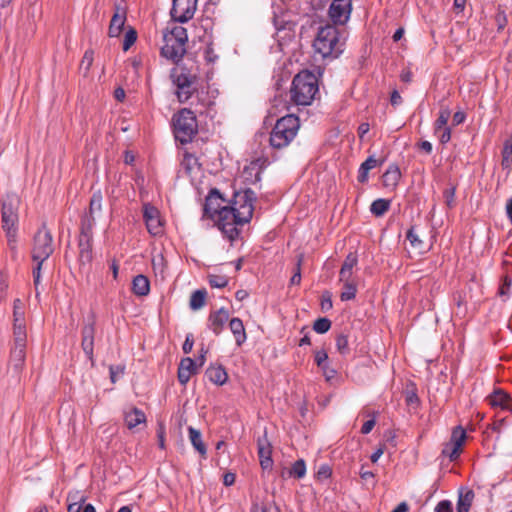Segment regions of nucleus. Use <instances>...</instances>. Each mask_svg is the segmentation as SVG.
Returning <instances> with one entry per match:
<instances>
[{"label":"nucleus","mask_w":512,"mask_h":512,"mask_svg":"<svg viewBox=\"0 0 512 512\" xmlns=\"http://www.w3.org/2000/svg\"><path fill=\"white\" fill-rule=\"evenodd\" d=\"M255 201V192L248 188L235 192L233 200L220 209L217 226L231 242L239 236L238 226H242L252 219Z\"/></svg>","instance_id":"obj_1"},{"label":"nucleus","mask_w":512,"mask_h":512,"mask_svg":"<svg viewBox=\"0 0 512 512\" xmlns=\"http://www.w3.org/2000/svg\"><path fill=\"white\" fill-rule=\"evenodd\" d=\"M163 41L164 45L161 47V55L178 64L186 54L187 30L182 26L173 24L163 31Z\"/></svg>","instance_id":"obj_2"},{"label":"nucleus","mask_w":512,"mask_h":512,"mask_svg":"<svg viewBox=\"0 0 512 512\" xmlns=\"http://www.w3.org/2000/svg\"><path fill=\"white\" fill-rule=\"evenodd\" d=\"M318 91L317 77L312 72L304 70L294 76L290 98L296 105L308 106L313 102Z\"/></svg>","instance_id":"obj_3"},{"label":"nucleus","mask_w":512,"mask_h":512,"mask_svg":"<svg viewBox=\"0 0 512 512\" xmlns=\"http://www.w3.org/2000/svg\"><path fill=\"white\" fill-rule=\"evenodd\" d=\"M18 204L19 200L14 195H8L2 201L1 223L7 238V244L13 255L17 253L18 231Z\"/></svg>","instance_id":"obj_4"},{"label":"nucleus","mask_w":512,"mask_h":512,"mask_svg":"<svg viewBox=\"0 0 512 512\" xmlns=\"http://www.w3.org/2000/svg\"><path fill=\"white\" fill-rule=\"evenodd\" d=\"M300 127L299 118L288 114L276 121L269 138L270 146L274 149L287 147L296 137Z\"/></svg>","instance_id":"obj_5"},{"label":"nucleus","mask_w":512,"mask_h":512,"mask_svg":"<svg viewBox=\"0 0 512 512\" xmlns=\"http://www.w3.org/2000/svg\"><path fill=\"white\" fill-rule=\"evenodd\" d=\"M313 46L323 58H336L343 51V43L339 40V31L332 25L319 29Z\"/></svg>","instance_id":"obj_6"},{"label":"nucleus","mask_w":512,"mask_h":512,"mask_svg":"<svg viewBox=\"0 0 512 512\" xmlns=\"http://www.w3.org/2000/svg\"><path fill=\"white\" fill-rule=\"evenodd\" d=\"M175 139L182 144L190 143L198 132V123L193 111L181 109L172 118Z\"/></svg>","instance_id":"obj_7"},{"label":"nucleus","mask_w":512,"mask_h":512,"mask_svg":"<svg viewBox=\"0 0 512 512\" xmlns=\"http://www.w3.org/2000/svg\"><path fill=\"white\" fill-rule=\"evenodd\" d=\"M171 80L176 86L175 94L181 103L187 102L197 91V76L183 66L171 70Z\"/></svg>","instance_id":"obj_8"},{"label":"nucleus","mask_w":512,"mask_h":512,"mask_svg":"<svg viewBox=\"0 0 512 512\" xmlns=\"http://www.w3.org/2000/svg\"><path fill=\"white\" fill-rule=\"evenodd\" d=\"M54 251L53 237L45 224L38 229L33 238L32 260H47Z\"/></svg>","instance_id":"obj_9"},{"label":"nucleus","mask_w":512,"mask_h":512,"mask_svg":"<svg viewBox=\"0 0 512 512\" xmlns=\"http://www.w3.org/2000/svg\"><path fill=\"white\" fill-rule=\"evenodd\" d=\"M197 7V0H173L170 11L175 22L185 23L193 18Z\"/></svg>","instance_id":"obj_10"},{"label":"nucleus","mask_w":512,"mask_h":512,"mask_svg":"<svg viewBox=\"0 0 512 512\" xmlns=\"http://www.w3.org/2000/svg\"><path fill=\"white\" fill-rule=\"evenodd\" d=\"M14 341L10 352V364L19 372L25 363L27 335H13Z\"/></svg>","instance_id":"obj_11"},{"label":"nucleus","mask_w":512,"mask_h":512,"mask_svg":"<svg viewBox=\"0 0 512 512\" xmlns=\"http://www.w3.org/2000/svg\"><path fill=\"white\" fill-rule=\"evenodd\" d=\"M143 218L148 232L153 236H159L163 233V222L159 210L153 205L146 203L143 205Z\"/></svg>","instance_id":"obj_12"},{"label":"nucleus","mask_w":512,"mask_h":512,"mask_svg":"<svg viewBox=\"0 0 512 512\" xmlns=\"http://www.w3.org/2000/svg\"><path fill=\"white\" fill-rule=\"evenodd\" d=\"M465 439L466 431L461 426L455 427L452 431L450 442L445 445L442 453L448 456L451 461L456 460L461 453V447Z\"/></svg>","instance_id":"obj_13"},{"label":"nucleus","mask_w":512,"mask_h":512,"mask_svg":"<svg viewBox=\"0 0 512 512\" xmlns=\"http://www.w3.org/2000/svg\"><path fill=\"white\" fill-rule=\"evenodd\" d=\"M127 8L124 0H119L114 3V14L111 18L108 34L110 37H118L123 30L126 22Z\"/></svg>","instance_id":"obj_14"},{"label":"nucleus","mask_w":512,"mask_h":512,"mask_svg":"<svg viewBox=\"0 0 512 512\" xmlns=\"http://www.w3.org/2000/svg\"><path fill=\"white\" fill-rule=\"evenodd\" d=\"M351 9V0H333L329 7V16L333 23L344 24L349 19Z\"/></svg>","instance_id":"obj_15"},{"label":"nucleus","mask_w":512,"mask_h":512,"mask_svg":"<svg viewBox=\"0 0 512 512\" xmlns=\"http://www.w3.org/2000/svg\"><path fill=\"white\" fill-rule=\"evenodd\" d=\"M225 202L219 190L216 188L211 189L209 194L207 195L203 207V216L208 217L210 219H214L219 215V211L225 205H222Z\"/></svg>","instance_id":"obj_16"},{"label":"nucleus","mask_w":512,"mask_h":512,"mask_svg":"<svg viewBox=\"0 0 512 512\" xmlns=\"http://www.w3.org/2000/svg\"><path fill=\"white\" fill-rule=\"evenodd\" d=\"M257 452L262 469L268 470L273 466L272 445L265 431L263 436L257 439Z\"/></svg>","instance_id":"obj_17"},{"label":"nucleus","mask_w":512,"mask_h":512,"mask_svg":"<svg viewBox=\"0 0 512 512\" xmlns=\"http://www.w3.org/2000/svg\"><path fill=\"white\" fill-rule=\"evenodd\" d=\"M82 341L81 347L88 359L93 363L94 360V337H95V321L91 320L86 323L81 331Z\"/></svg>","instance_id":"obj_18"},{"label":"nucleus","mask_w":512,"mask_h":512,"mask_svg":"<svg viewBox=\"0 0 512 512\" xmlns=\"http://www.w3.org/2000/svg\"><path fill=\"white\" fill-rule=\"evenodd\" d=\"M485 401L492 408H500L501 410H509L512 412L511 396L503 389H494L492 393L486 396Z\"/></svg>","instance_id":"obj_19"},{"label":"nucleus","mask_w":512,"mask_h":512,"mask_svg":"<svg viewBox=\"0 0 512 512\" xmlns=\"http://www.w3.org/2000/svg\"><path fill=\"white\" fill-rule=\"evenodd\" d=\"M228 320L229 311L222 307L216 311L210 312L207 320V326L215 335H219L223 331Z\"/></svg>","instance_id":"obj_20"},{"label":"nucleus","mask_w":512,"mask_h":512,"mask_svg":"<svg viewBox=\"0 0 512 512\" xmlns=\"http://www.w3.org/2000/svg\"><path fill=\"white\" fill-rule=\"evenodd\" d=\"M92 242L93 239L78 238V261L83 270H89L93 261Z\"/></svg>","instance_id":"obj_21"},{"label":"nucleus","mask_w":512,"mask_h":512,"mask_svg":"<svg viewBox=\"0 0 512 512\" xmlns=\"http://www.w3.org/2000/svg\"><path fill=\"white\" fill-rule=\"evenodd\" d=\"M358 264V257L355 253H349L339 271V281L343 283L356 282L354 279V270Z\"/></svg>","instance_id":"obj_22"},{"label":"nucleus","mask_w":512,"mask_h":512,"mask_svg":"<svg viewBox=\"0 0 512 512\" xmlns=\"http://www.w3.org/2000/svg\"><path fill=\"white\" fill-rule=\"evenodd\" d=\"M24 305L20 299H15L13 302V335H27L25 324Z\"/></svg>","instance_id":"obj_23"},{"label":"nucleus","mask_w":512,"mask_h":512,"mask_svg":"<svg viewBox=\"0 0 512 512\" xmlns=\"http://www.w3.org/2000/svg\"><path fill=\"white\" fill-rule=\"evenodd\" d=\"M197 370H198V366L192 358H190V357L183 358L180 361V364L178 367V373H177L178 381L182 385L185 386L188 383V381L190 380L191 376L197 373Z\"/></svg>","instance_id":"obj_24"},{"label":"nucleus","mask_w":512,"mask_h":512,"mask_svg":"<svg viewBox=\"0 0 512 512\" xmlns=\"http://www.w3.org/2000/svg\"><path fill=\"white\" fill-rule=\"evenodd\" d=\"M124 420H125V424L128 427V429H133L136 426H138L139 424L145 423L146 416L142 410H140L136 407H133L129 411L125 412Z\"/></svg>","instance_id":"obj_25"},{"label":"nucleus","mask_w":512,"mask_h":512,"mask_svg":"<svg viewBox=\"0 0 512 512\" xmlns=\"http://www.w3.org/2000/svg\"><path fill=\"white\" fill-rule=\"evenodd\" d=\"M229 328L234 335L236 344L241 346L247 339L243 321L238 317H234L229 321Z\"/></svg>","instance_id":"obj_26"},{"label":"nucleus","mask_w":512,"mask_h":512,"mask_svg":"<svg viewBox=\"0 0 512 512\" xmlns=\"http://www.w3.org/2000/svg\"><path fill=\"white\" fill-rule=\"evenodd\" d=\"M206 376L210 382L215 385H223L228 379V374L222 366H209L206 370Z\"/></svg>","instance_id":"obj_27"},{"label":"nucleus","mask_w":512,"mask_h":512,"mask_svg":"<svg viewBox=\"0 0 512 512\" xmlns=\"http://www.w3.org/2000/svg\"><path fill=\"white\" fill-rule=\"evenodd\" d=\"M384 160H377L373 156H369L361 165L358 170V181L360 183H365L368 180V173L371 169L381 166Z\"/></svg>","instance_id":"obj_28"},{"label":"nucleus","mask_w":512,"mask_h":512,"mask_svg":"<svg viewBox=\"0 0 512 512\" xmlns=\"http://www.w3.org/2000/svg\"><path fill=\"white\" fill-rule=\"evenodd\" d=\"M132 291L137 296H147L150 292V281L142 274H139L133 278Z\"/></svg>","instance_id":"obj_29"},{"label":"nucleus","mask_w":512,"mask_h":512,"mask_svg":"<svg viewBox=\"0 0 512 512\" xmlns=\"http://www.w3.org/2000/svg\"><path fill=\"white\" fill-rule=\"evenodd\" d=\"M401 178V172L397 165H390L382 176L383 185L394 189Z\"/></svg>","instance_id":"obj_30"},{"label":"nucleus","mask_w":512,"mask_h":512,"mask_svg":"<svg viewBox=\"0 0 512 512\" xmlns=\"http://www.w3.org/2000/svg\"><path fill=\"white\" fill-rule=\"evenodd\" d=\"M270 164V161L266 157H258L250 162L246 166V172H255V179L253 182L261 181V173Z\"/></svg>","instance_id":"obj_31"},{"label":"nucleus","mask_w":512,"mask_h":512,"mask_svg":"<svg viewBox=\"0 0 512 512\" xmlns=\"http://www.w3.org/2000/svg\"><path fill=\"white\" fill-rule=\"evenodd\" d=\"M188 433L192 446L195 448L196 451L199 452L201 456L205 457L207 453V448L204 442L202 441L200 431L190 426L188 427Z\"/></svg>","instance_id":"obj_32"},{"label":"nucleus","mask_w":512,"mask_h":512,"mask_svg":"<svg viewBox=\"0 0 512 512\" xmlns=\"http://www.w3.org/2000/svg\"><path fill=\"white\" fill-rule=\"evenodd\" d=\"M94 216L85 214L81 219L79 238L93 239Z\"/></svg>","instance_id":"obj_33"},{"label":"nucleus","mask_w":512,"mask_h":512,"mask_svg":"<svg viewBox=\"0 0 512 512\" xmlns=\"http://www.w3.org/2000/svg\"><path fill=\"white\" fill-rule=\"evenodd\" d=\"M474 492L472 490H466L460 492L457 501V512H469L474 499Z\"/></svg>","instance_id":"obj_34"},{"label":"nucleus","mask_w":512,"mask_h":512,"mask_svg":"<svg viewBox=\"0 0 512 512\" xmlns=\"http://www.w3.org/2000/svg\"><path fill=\"white\" fill-rule=\"evenodd\" d=\"M406 239L412 248L423 251L425 248L424 241L421 239L416 226H412L406 233Z\"/></svg>","instance_id":"obj_35"},{"label":"nucleus","mask_w":512,"mask_h":512,"mask_svg":"<svg viewBox=\"0 0 512 512\" xmlns=\"http://www.w3.org/2000/svg\"><path fill=\"white\" fill-rule=\"evenodd\" d=\"M207 292L205 289L195 290L190 297L189 306L192 310L196 311L204 307L206 302Z\"/></svg>","instance_id":"obj_36"},{"label":"nucleus","mask_w":512,"mask_h":512,"mask_svg":"<svg viewBox=\"0 0 512 512\" xmlns=\"http://www.w3.org/2000/svg\"><path fill=\"white\" fill-rule=\"evenodd\" d=\"M390 204V200L383 198L376 199L370 206V212L376 217H381L389 210Z\"/></svg>","instance_id":"obj_37"},{"label":"nucleus","mask_w":512,"mask_h":512,"mask_svg":"<svg viewBox=\"0 0 512 512\" xmlns=\"http://www.w3.org/2000/svg\"><path fill=\"white\" fill-rule=\"evenodd\" d=\"M512 164V137L505 140L502 149V167L509 169Z\"/></svg>","instance_id":"obj_38"},{"label":"nucleus","mask_w":512,"mask_h":512,"mask_svg":"<svg viewBox=\"0 0 512 512\" xmlns=\"http://www.w3.org/2000/svg\"><path fill=\"white\" fill-rule=\"evenodd\" d=\"M197 166L198 159L193 154L186 152L181 161V167L185 170L186 174L191 175Z\"/></svg>","instance_id":"obj_39"},{"label":"nucleus","mask_w":512,"mask_h":512,"mask_svg":"<svg viewBox=\"0 0 512 512\" xmlns=\"http://www.w3.org/2000/svg\"><path fill=\"white\" fill-rule=\"evenodd\" d=\"M357 282L343 283V290L340 294L341 301H349L356 297Z\"/></svg>","instance_id":"obj_40"},{"label":"nucleus","mask_w":512,"mask_h":512,"mask_svg":"<svg viewBox=\"0 0 512 512\" xmlns=\"http://www.w3.org/2000/svg\"><path fill=\"white\" fill-rule=\"evenodd\" d=\"M451 111L448 107H444L440 110L439 116L434 123L435 133H438L442 128H445L450 118Z\"/></svg>","instance_id":"obj_41"},{"label":"nucleus","mask_w":512,"mask_h":512,"mask_svg":"<svg viewBox=\"0 0 512 512\" xmlns=\"http://www.w3.org/2000/svg\"><path fill=\"white\" fill-rule=\"evenodd\" d=\"M512 290V277L505 275L502 278L501 284L498 289V295L502 298L508 299Z\"/></svg>","instance_id":"obj_42"},{"label":"nucleus","mask_w":512,"mask_h":512,"mask_svg":"<svg viewBox=\"0 0 512 512\" xmlns=\"http://www.w3.org/2000/svg\"><path fill=\"white\" fill-rule=\"evenodd\" d=\"M305 474H306L305 461L303 459H299V460L295 461L289 471V475L293 476L297 479H301L305 476Z\"/></svg>","instance_id":"obj_43"},{"label":"nucleus","mask_w":512,"mask_h":512,"mask_svg":"<svg viewBox=\"0 0 512 512\" xmlns=\"http://www.w3.org/2000/svg\"><path fill=\"white\" fill-rule=\"evenodd\" d=\"M102 195L100 192L94 193L90 199L88 215L94 216L95 212L101 211Z\"/></svg>","instance_id":"obj_44"},{"label":"nucleus","mask_w":512,"mask_h":512,"mask_svg":"<svg viewBox=\"0 0 512 512\" xmlns=\"http://www.w3.org/2000/svg\"><path fill=\"white\" fill-rule=\"evenodd\" d=\"M336 348L342 355H347L350 352L348 338L344 334H340L336 337Z\"/></svg>","instance_id":"obj_45"},{"label":"nucleus","mask_w":512,"mask_h":512,"mask_svg":"<svg viewBox=\"0 0 512 512\" xmlns=\"http://www.w3.org/2000/svg\"><path fill=\"white\" fill-rule=\"evenodd\" d=\"M331 328V321L328 318H318L314 324L313 329L319 334L326 333Z\"/></svg>","instance_id":"obj_46"},{"label":"nucleus","mask_w":512,"mask_h":512,"mask_svg":"<svg viewBox=\"0 0 512 512\" xmlns=\"http://www.w3.org/2000/svg\"><path fill=\"white\" fill-rule=\"evenodd\" d=\"M137 40V32L135 29L130 28L124 37L123 41V50L128 51L130 47L136 42Z\"/></svg>","instance_id":"obj_47"},{"label":"nucleus","mask_w":512,"mask_h":512,"mask_svg":"<svg viewBox=\"0 0 512 512\" xmlns=\"http://www.w3.org/2000/svg\"><path fill=\"white\" fill-rule=\"evenodd\" d=\"M36 262V266L33 268L32 274H33V282L35 285V288L37 289L38 285L40 284L41 279V270L42 265L46 260H33ZM39 292L36 290V295H38Z\"/></svg>","instance_id":"obj_48"},{"label":"nucleus","mask_w":512,"mask_h":512,"mask_svg":"<svg viewBox=\"0 0 512 512\" xmlns=\"http://www.w3.org/2000/svg\"><path fill=\"white\" fill-rule=\"evenodd\" d=\"M302 262H303V255H299L297 257V263H296V269H295V272L294 274L292 275L291 279H290V283L292 285H299L300 282H301V265H302Z\"/></svg>","instance_id":"obj_49"},{"label":"nucleus","mask_w":512,"mask_h":512,"mask_svg":"<svg viewBox=\"0 0 512 512\" xmlns=\"http://www.w3.org/2000/svg\"><path fill=\"white\" fill-rule=\"evenodd\" d=\"M209 284L213 288H223L228 284L226 277L220 275L209 276Z\"/></svg>","instance_id":"obj_50"},{"label":"nucleus","mask_w":512,"mask_h":512,"mask_svg":"<svg viewBox=\"0 0 512 512\" xmlns=\"http://www.w3.org/2000/svg\"><path fill=\"white\" fill-rule=\"evenodd\" d=\"M328 355L325 350H320L315 353V362L321 369H325L327 365Z\"/></svg>","instance_id":"obj_51"},{"label":"nucleus","mask_w":512,"mask_h":512,"mask_svg":"<svg viewBox=\"0 0 512 512\" xmlns=\"http://www.w3.org/2000/svg\"><path fill=\"white\" fill-rule=\"evenodd\" d=\"M332 307H333V304H332L330 292L323 293L322 298H321V309L323 311H328V310L332 309Z\"/></svg>","instance_id":"obj_52"},{"label":"nucleus","mask_w":512,"mask_h":512,"mask_svg":"<svg viewBox=\"0 0 512 512\" xmlns=\"http://www.w3.org/2000/svg\"><path fill=\"white\" fill-rule=\"evenodd\" d=\"M434 512H453L452 503L449 500H442L436 505Z\"/></svg>","instance_id":"obj_53"},{"label":"nucleus","mask_w":512,"mask_h":512,"mask_svg":"<svg viewBox=\"0 0 512 512\" xmlns=\"http://www.w3.org/2000/svg\"><path fill=\"white\" fill-rule=\"evenodd\" d=\"M252 512H281L280 509L272 504L269 505H254L252 508Z\"/></svg>","instance_id":"obj_54"},{"label":"nucleus","mask_w":512,"mask_h":512,"mask_svg":"<svg viewBox=\"0 0 512 512\" xmlns=\"http://www.w3.org/2000/svg\"><path fill=\"white\" fill-rule=\"evenodd\" d=\"M406 403L408 405H414V404L418 405L419 404V397L416 393L415 388L406 391Z\"/></svg>","instance_id":"obj_55"},{"label":"nucleus","mask_w":512,"mask_h":512,"mask_svg":"<svg viewBox=\"0 0 512 512\" xmlns=\"http://www.w3.org/2000/svg\"><path fill=\"white\" fill-rule=\"evenodd\" d=\"M85 502V497L81 496L79 500L69 503L67 512H81L82 504Z\"/></svg>","instance_id":"obj_56"},{"label":"nucleus","mask_w":512,"mask_h":512,"mask_svg":"<svg viewBox=\"0 0 512 512\" xmlns=\"http://www.w3.org/2000/svg\"><path fill=\"white\" fill-rule=\"evenodd\" d=\"M332 474L331 468L328 465H322L317 471V478L319 480L328 479Z\"/></svg>","instance_id":"obj_57"},{"label":"nucleus","mask_w":512,"mask_h":512,"mask_svg":"<svg viewBox=\"0 0 512 512\" xmlns=\"http://www.w3.org/2000/svg\"><path fill=\"white\" fill-rule=\"evenodd\" d=\"M193 345H194L193 335L192 334H188L186 336V339H185V341L183 343V346H182L183 352L185 354L190 353L192 351Z\"/></svg>","instance_id":"obj_58"},{"label":"nucleus","mask_w":512,"mask_h":512,"mask_svg":"<svg viewBox=\"0 0 512 512\" xmlns=\"http://www.w3.org/2000/svg\"><path fill=\"white\" fill-rule=\"evenodd\" d=\"M375 424H376V420H375V416H374L372 419L366 421L362 425L361 433L362 434H369L372 431V429L374 428Z\"/></svg>","instance_id":"obj_59"},{"label":"nucleus","mask_w":512,"mask_h":512,"mask_svg":"<svg viewBox=\"0 0 512 512\" xmlns=\"http://www.w3.org/2000/svg\"><path fill=\"white\" fill-rule=\"evenodd\" d=\"M466 119V114L462 111H457L454 113L452 118L453 125L457 126L459 124H462Z\"/></svg>","instance_id":"obj_60"},{"label":"nucleus","mask_w":512,"mask_h":512,"mask_svg":"<svg viewBox=\"0 0 512 512\" xmlns=\"http://www.w3.org/2000/svg\"><path fill=\"white\" fill-rule=\"evenodd\" d=\"M392 106H398L402 103V97L397 90H393L390 96Z\"/></svg>","instance_id":"obj_61"},{"label":"nucleus","mask_w":512,"mask_h":512,"mask_svg":"<svg viewBox=\"0 0 512 512\" xmlns=\"http://www.w3.org/2000/svg\"><path fill=\"white\" fill-rule=\"evenodd\" d=\"M443 132L440 135V142L442 144H445L450 141L451 139V129L449 127L442 128Z\"/></svg>","instance_id":"obj_62"},{"label":"nucleus","mask_w":512,"mask_h":512,"mask_svg":"<svg viewBox=\"0 0 512 512\" xmlns=\"http://www.w3.org/2000/svg\"><path fill=\"white\" fill-rule=\"evenodd\" d=\"M235 479H236V476L234 473H231V472H228L226 474H224V477H223V484L225 486H231L235 483Z\"/></svg>","instance_id":"obj_63"},{"label":"nucleus","mask_w":512,"mask_h":512,"mask_svg":"<svg viewBox=\"0 0 512 512\" xmlns=\"http://www.w3.org/2000/svg\"><path fill=\"white\" fill-rule=\"evenodd\" d=\"M506 214H507V218L509 219V221L512 224V197L509 198L506 202Z\"/></svg>","instance_id":"obj_64"}]
</instances>
